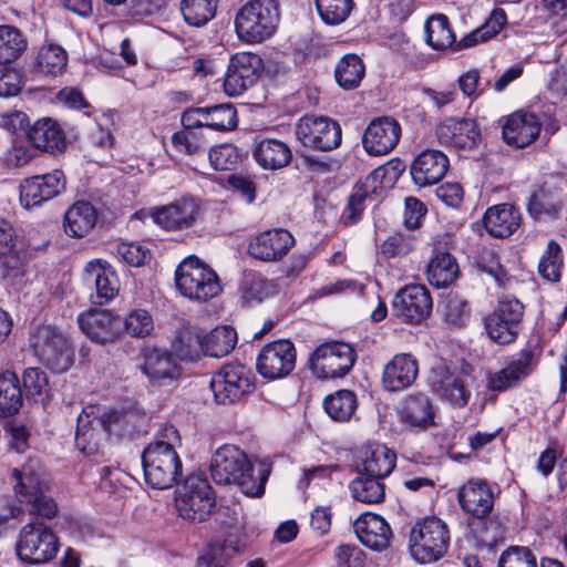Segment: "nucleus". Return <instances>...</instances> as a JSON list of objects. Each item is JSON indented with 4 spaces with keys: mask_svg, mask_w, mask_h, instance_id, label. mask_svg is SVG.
<instances>
[{
    "mask_svg": "<svg viewBox=\"0 0 567 567\" xmlns=\"http://www.w3.org/2000/svg\"><path fill=\"white\" fill-rule=\"evenodd\" d=\"M30 347L54 372L63 373L73 364L74 353L66 338L51 326L38 327L31 336Z\"/></svg>",
    "mask_w": 567,
    "mask_h": 567,
    "instance_id": "8",
    "label": "nucleus"
},
{
    "mask_svg": "<svg viewBox=\"0 0 567 567\" xmlns=\"http://www.w3.org/2000/svg\"><path fill=\"white\" fill-rule=\"evenodd\" d=\"M401 126L396 120L390 116L373 118L367 126L362 144L364 150L374 156L386 155L399 143Z\"/></svg>",
    "mask_w": 567,
    "mask_h": 567,
    "instance_id": "17",
    "label": "nucleus"
},
{
    "mask_svg": "<svg viewBox=\"0 0 567 567\" xmlns=\"http://www.w3.org/2000/svg\"><path fill=\"white\" fill-rule=\"evenodd\" d=\"M142 465L145 483L154 489H167L178 483L183 465L177 452L144 449Z\"/></svg>",
    "mask_w": 567,
    "mask_h": 567,
    "instance_id": "9",
    "label": "nucleus"
},
{
    "mask_svg": "<svg viewBox=\"0 0 567 567\" xmlns=\"http://www.w3.org/2000/svg\"><path fill=\"white\" fill-rule=\"evenodd\" d=\"M380 175L381 169H375L362 183L355 185L343 212V219L346 224L357 223L361 218L362 212L365 208V203L374 202V195L378 188L377 184Z\"/></svg>",
    "mask_w": 567,
    "mask_h": 567,
    "instance_id": "38",
    "label": "nucleus"
},
{
    "mask_svg": "<svg viewBox=\"0 0 567 567\" xmlns=\"http://www.w3.org/2000/svg\"><path fill=\"white\" fill-rule=\"evenodd\" d=\"M458 276V265L455 258L446 251L436 252L426 266V277L431 286L446 288Z\"/></svg>",
    "mask_w": 567,
    "mask_h": 567,
    "instance_id": "39",
    "label": "nucleus"
},
{
    "mask_svg": "<svg viewBox=\"0 0 567 567\" xmlns=\"http://www.w3.org/2000/svg\"><path fill=\"white\" fill-rule=\"evenodd\" d=\"M123 324L126 332L134 338L147 337L154 330L153 318L148 311L144 309L131 311Z\"/></svg>",
    "mask_w": 567,
    "mask_h": 567,
    "instance_id": "61",
    "label": "nucleus"
},
{
    "mask_svg": "<svg viewBox=\"0 0 567 567\" xmlns=\"http://www.w3.org/2000/svg\"><path fill=\"white\" fill-rule=\"evenodd\" d=\"M430 385L435 394L454 406H465L471 396L465 380L449 371L444 365L432 370Z\"/></svg>",
    "mask_w": 567,
    "mask_h": 567,
    "instance_id": "23",
    "label": "nucleus"
},
{
    "mask_svg": "<svg viewBox=\"0 0 567 567\" xmlns=\"http://www.w3.org/2000/svg\"><path fill=\"white\" fill-rule=\"evenodd\" d=\"M419 373L416 359L409 353H400L384 365L382 383L388 391H402L413 384Z\"/></svg>",
    "mask_w": 567,
    "mask_h": 567,
    "instance_id": "28",
    "label": "nucleus"
},
{
    "mask_svg": "<svg viewBox=\"0 0 567 567\" xmlns=\"http://www.w3.org/2000/svg\"><path fill=\"white\" fill-rule=\"evenodd\" d=\"M296 137L305 147L328 152L341 144L342 131L330 117L305 115L296 124Z\"/></svg>",
    "mask_w": 567,
    "mask_h": 567,
    "instance_id": "10",
    "label": "nucleus"
},
{
    "mask_svg": "<svg viewBox=\"0 0 567 567\" xmlns=\"http://www.w3.org/2000/svg\"><path fill=\"white\" fill-rule=\"evenodd\" d=\"M352 497L363 504H380L384 501L385 488L381 478L359 474L349 485Z\"/></svg>",
    "mask_w": 567,
    "mask_h": 567,
    "instance_id": "43",
    "label": "nucleus"
},
{
    "mask_svg": "<svg viewBox=\"0 0 567 567\" xmlns=\"http://www.w3.org/2000/svg\"><path fill=\"white\" fill-rule=\"evenodd\" d=\"M81 330L96 343L113 342L121 328V321L107 310H90L78 318Z\"/></svg>",
    "mask_w": 567,
    "mask_h": 567,
    "instance_id": "24",
    "label": "nucleus"
},
{
    "mask_svg": "<svg viewBox=\"0 0 567 567\" xmlns=\"http://www.w3.org/2000/svg\"><path fill=\"white\" fill-rule=\"evenodd\" d=\"M323 408L332 420L347 422L357 410V395L350 390H339L326 396Z\"/></svg>",
    "mask_w": 567,
    "mask_h": 567,
    "instance_id": "44",
    "label": "nucleus"
},
{
    "mask_svg": "<svg viewBox=\"0 0 567 567\" xmlns=\"http://www.w3.org/2000/svg\"><path fill=\"white\" fill-rule=\"evenodd\" d=\"M461 508L474 518L487 517L494 507V493L484 480L467 481L457 493Z\"/></svg>",
    "mask_w": 567,
    "mask_h": 567,
    "instance_id": "20",
    "label": "nucleus"
},
{
    "mask_svg": "<svg viewBox=\"0 0 567 567\" xmlns=\"http://www.w3.org/2000/svg\"><path fill=\"white\" fill-rule=\"evenodd\" d=\"M172 143L178 151L194 155L204 151L207 141L200 131L182 130L172 136Z\"/></svg>",
    "mask_w": 567,
    "mask_h": 567,
    "instance_id": "60",
    "label": "nucleus"
},
{
    "mask_svg": "<svg viewBox=\"0 0 567 567\" xmlns=\"http://www.w3.org/2000/svg\"><path fill=\"white\" fill-rule=\"evenodd\" d=\"M565 198L559 186L545 183L529 196L527 210L536 219L543 216H556L561 210Z\"/></svg>",
    "mask_w": 567,
    "mask_h": 567,
    "instance_id": "34",
    "label": "nucleus"
},
{
    "mask_svg": "<svg viewBox=\"0 0 567 567\" xmlns=\"http://www.w3.org/2000/svg\"><path fill=\"white\" fill-rule=\"evenodd\" d=\"M22 380L28 399H31L34 402L44 401V396L48 392V378L41 369H25L22 375Z\"/></svg>",
    "mask_w": 567,
    "mask_h": 567,
    "instance_id": "58",
    "label": "nucleus"
},
{
    "mask_svg": "<svg viewBox=\"0 0 567 567\" xmlns=\"http://www.w3.org/2000/svg\"><path fill=\"white\" fill-rule=\"evenodd\" d=\"M97 213L95 207L86 200L75 202L64 215V230L76 238L86 236L95 226Z\"/></svg>",
    "mask_w": 567,
    "mask_h": 567,
    "instance_id": "36",
    "label": "nucleus"
},
{
    "mask_svg": "<svg viewBox=\"0 0 567 567\" xmlns=\"http://www.w3.org/2000/svg\"><path fill=\"white\" fill-rule=\"evenodd\" d=\"M296 365V348L290 340L280 339L267 343L260 350L256 368L265 379L287 377Z\"/></svg>",
    "mask_w": 567,
    "mask_h": 567,
    "instance_id": "14",
    "label": "nucleus"
},
{
    "mask_svg": "<svg viewBox=\"0 0 567 567\" xmlns=\"http://www.w3.org/2000/svg\"><path fill=\"white\" fill-rule=\"evenodd\" d=\"M425 35L426 42L434 50H445L456 43L449 19L444 14L433 16L426 21Z\"/></svg>",
    "mask_w": 567,
    "mask_h": 567,
    "instance_id": "47",
    "label": "nucleus"
},
{
    "mask_svg": "<svg viewBox=\"0 0 567 567\" xmlns=\"http://www.w3.org/2000/svg\"><path fill=\"white\" fill-rule=\"evenodd\" d=\"M84 281L95 287V301L103 305L112 300L120 289V281L114 270L100 260H91L84 269Z\"/></svg>",
    "mask_w": 567,
    "mask_h": 567,
    "instance_id": "32",
    "label": "nucleus"
},
{
    "mask_svg": "<svg viewBox=\"0 0 567 567\" xmlns=\"http://www.w3.org/2000/svg\"><path fill=\"white\" fill-rule=\"evenodd\" d=\"M540 128L542 125L535 114L518 111L508 116L503 125L502 135L507 145L523 148L539 136Z\"/></svg>",
    "mask_w": 567,
    "mask_h": 567,
    "instance_id": "21",
    "label": "nucleus"
},
{
    "mask_svg": "<svg viewBox=\"0 0 567 567\" xmlns=\"http://www.w3.org/2000/svg\"><path fill=\"white\" fill-rule=\"evenodd\" d=\"M240 288L247 302L262 301L275 292L272 282L256 274L246 275Z\"/></svg>",
    "mask_w": 567,
    "mask_h": 567,
    "instance_id": "56",
    "label": "nucleus"
},
{
    "mask_svg": "<svg viewBox=\"0 0 567 567\" xmlns=\"http://www.w3.org/2000/svg\"><path fill=\"white\" fill-rule=\"evenodd\" d=\"M64 188V174L54 169L44 175L27 178L20 186V200L25 208H31L54 198Z\"/></svg>",
    "mask_w": 567,
    "mask_h": 567,
    "instance_id": "18",
    "label": "nucleus"
},
{
    "mask_svg": "<svg viewBox=\"0 0 567 567\" xmlns=\"http://www.w3.org/2000/svg\"><path fill=\"white\" fill-rule=\"evenodd\" d=\"M359 540L368 548L377 551L386 549L392 538L389 524L379 515L362 514L353 524Z\"/></svg>",
    "mask_w": 567,
    "mask_h": 567,
    "instance_id": "27",
    "label": "nucleus"
},
{
    "mask_svg": "<svg viewBox=\"0 0 567 567\" xmlns=\"http://www.w3.org/2000/svg\"><path fill=\"white\" fill-rule=\"evenodd\" d=\"M445 320L456 327L464 326L470 319V307L466 300L451 296L444 302Z\"/></svg>",
    "mask_w": 567,
    "mask_h": 567,
    "instance_id": "64",
    "label": "nucleus"
},
{
    "mask_svg": "<svg viewBox=\"0 0 567 567\" xmlns=\"http://www.w3.org/2000/svg\"><path fill=\"white\" fill-rule=\"evenodd\" d=\"M520 221L519 210L507 203L489 207L483 217L487 233L496 238H505L512 235L517 230Z\"/></svg>",
    "mask_w": 567,
    "mask_h": 567,
    "instance_id": "33",
    "label": "nucleus"
},
{
    "mask_svg": "<svg viewBox=\"0 0 567 567\" xmlns=\"http://www.w3.org/2000/svg\"><path fill=\"white\" fill-rule=\"evenodd\" d=\"M321 19L328 24H339L351 13L353 0H316Z\"/></svg>",
    "mask_w": 567,
    "mask_h": 567,
    "instance_id": "54",
    "label": "nucleus"
},
{
    "mask_svg": "<svg viewBox=\"0 0 567 567\" xmlns=\"http://www.w3.org/2000/svg\"><path fill=\"white\" fill-rule=\"evenodd\" d=\"M198 206L193 199L183 198L153 210V220L167 230L189 228L198 216Z\"/></svg>",
    "mask_w": 567,
    "mask_h": 567,
    "instance_id": "25",
    "label": "nucleus"
},
{
    "mask_svg": "<svg viewBox=\"0 0 567 567\" xmlns=\"http://www.w3.org/2000/svg\"><path fill=\"white\" fill-rule=\"evenodd\" d=\"M535 367L536 359L534 352L532 350H523L504 369L488 375V389L492 391H505L516 386L532 373Z\"/></svg>",
    "mask_w": 567,
    "mask_h": 567,
    "instance_id": "26",
    "label": "nucleus"
},
{
    "mask_svg": "<svg viewBox=\"0 0 567 567\" xmlns=\"http://www.w3.org/2000/svg\"><path fill=\"white\" fill-rule=\"evenodd\" d=\"M28 48L27 37L16 27L0 25V64H11Z\"/></svg>",
    "mask_w": 567,
    "mask_h": 567,
    "instance_id": "42",
    "label": "nucleus"
},
{
    "mask_svg": "<svg viewBox=\"0 0 567 567\" xmlns=\"http://www.w3.org/2000/svg\"><path fill=\"white\" fill-rule=\"evenodd\" d=\"M175 282L183 296L198 301H207L221 291L217 274L194 256L185 258L178 265Z\"/></svg>",
    "mask_w": 567,
    "mask_h": 567,
    "instance_id": "4",
    "label": "nucleus"
},
{
    "mask_svg": "<svg viewBox=\"0 0 567 567\" xmlns=\"http://www.w3.org/2000/svg\"><path fill=\"white\" fill-rule=\"evenodd\" d=\"M435 136L442 146L457 152L476 150L482 142L478 123L470 117H446L435 127Z\"/></svg>",
    "mask_w": 567,
    "mask_h": 567,
    "instance_id": "13",
    "label": "nucleus"
},
{
    "mask_svg": "<svg viewBox=\"0 0 567 567\" xmlns=\"http://www.w3.org/2000/svg\"><path fill=\"white\" fill-rule=\"evenodd\" d=\"M68 63L65 50L55 44H49L39 51L37 69L40 73L49 76H56L63 73Z\"/></svg>",
    "mask_w": 567,
    "mask_h": 567,
    "instance_id": "48",
    "label": "nucleus"
},
{
    "mask_svg": "<svg viewBox=\"0 0 567 567\" xmlns=\"http://www.w3.org/2000/svg\"><path fill=\"white\" fill-rule=\"evenodd\" d=\"M295 245L293 236L286 229H270L250 240L248 252L262 261H277Z\"/></svg>",
    "mask_w": 567,
    "mask_h": 567,
    "instance_id": "19",
    "label": "nucleus"
},
{
    "mask_svg": "<svg viewBox=\"0 0 567 567\" xmlns=\"http://www.w3.org/2000/svg\"><path fill=\"white\" fill-rule=\"evenodd\" d=\"M447 156L439 150H425L411 164L410 174L414 184L424 187L436 184L449 169Z\"/></svg>",
    "mask_w": 567,
    "mask_h": 567,
    "instance_id": "22",
    "label": "nucleus"
},
{
    "mask_svg": "<svg viewBox=\"0 0 567 567\" xmlns=\"http://www.w3.org/2000/svg\"><path fill=\"white\" fill-rule=\"evenodd\" d=\"M59 546V539L51 527L42 522H32L21 528L16 550L20 560L40 565L53 559Z\"/></svg>",
    "mask_w": 567,
    "mask_h": 567,
    "instance_id": "7",
    "label": "nucleus"
},
{
    "mask_svg": "<svg viewBox=\"0 0 567 567\" xmlns=\"http://www.w3.org/2000/svg\"><path fill=\"white\" fill-rule=\"evenodd\" d=\"M236 343L237 332L233 327H217L203 337V353L214 358H223L234 350Z\"/></svg>",
    "mask_w": 567,
    "mask_h": 567,
    "instance_id": "40",
    "label": "nucleus"
},
{
    "mask_svg": "<svg viewBox=\"0 0 567 567\" xmlns=\"http://www.w3.org/2000/svg\"><path fill=\"white\" fill-rule=\"evenodd\" d=\"M355 361L353 348L339 341L326 342L319 346L310 357V368L320 379L344 377Z\"/></svg>",
    "mask_w": 567,
    "mask_h": 567,
    "instance_id": "11",
    "label": "nucleus"
},
{
    "mask_svg": "<svg viewBox=\"0 0 567 567\" xmlns=\"http://www.w3.org/2000/svg\"><path fill=\"white\" fill-rule=\"evenodd\" d=\"M254 375L239 363L223 365L212 378L210 389L220 404H231L250 393L254 389Z\"/></svg>",
    "mask_w": 567,
    "mask_h": 567,
    "instance_id": "12",
    "label": "nucleus"
},
{
    "mask_svg": "<svg viewBox=\"0 0 567 567\" xmlns=\"http://www.w3.org/2000/svg\"><path fill=\"white\" fill-rule=\"evenodd\" d=\"M485 330L492 341L505 346L516 340L520 327L492 312L485 318Z\"/></svg>",
    "mask_w": 567,
    "mask_h": 567,
    "instance_id": "52",
    "label": "nucleus"
},
{
    "mask_svg": "<svg viewBox=\"0 0 567 567\" xmlns=\"http://www.w3.org/2000/svg\"><path fill=\"white\" fill-rule=\"evenodd\" d=\"M23 395L16 373L7 371L0 374V416L8 417L19 412Z\"/></svg>",
    "mask_w": 567,
    "mask_h": 567,
    "instance_id": "41",
    "label": "nucleus"
},
{
    "mask_svg": "<svg viewBox=\"0 0 567 567\" xmlns=\"http://www.w3.org/2000/svg\"><path fill=\"white\" fill-rule=\"evenodd\" d=\"M432 298L422 285H410L400 289L392 301L393 313L405 322L420 323L432 311Z\"/></svg>",
    "mask_w": 567,
    "mask_h": 567,
    "instance_id": "16",
    "label": "nucleus"
},
{
    "mask_svg": "<svg viewBox=\"0 0 567 567\" xmlns=\"http://www.w3.org/2000/svg\"><path fill=\"white\" fill-rule=\"evenodd\" d=\"M212 167L216 171L234 169L241 161L238 148L233 144H221L213 147L208 153Z\"/></svg>",
    "mask_w": 567,
    "mask_h": 567,
    "instance_id": "57",
    "label": "nucleus"
},
{
    "mask_svg": "<svg viewBox=\"0 0 567 567\" xmlns=\"http://www.w3.org/2000/svg\"><path fill=\"white\" fill-rule=\"evenodd\" d=\"M563 267L564 257L561 247L555 240H549L540 256L538 272L545 280L558 282L561 277Z\"/></svg>",
    "mask_w": 567,
    "mask_h": 567,
    "instance_id": "51",
    "label": "nucleus"
},
{
    "mask_svg": "<svg viewBox=\"0 0 567 567\" xmlns=\"http://www.w3.org/2000/svg\"><path fill=\"white\" fill-rule=\"evenodd\" d=\"M270 464H251L247 455L235 445H224L213 455L210 474L216 484H236L247 496H260L270 475Z\"/></svg>",
    "mask_w": 567,
    "mask_h": 567,
    "instance_id": "1",
    "label": "nucleus"
},
{
    "mask_svg": "<svg viewBox=\"0 0 567 567\" xmlns=\"http://www.w3.org/2000/svg\"><path fill=\"white\" fill-rule=\"evenodd\" d=\"M280 12L276 0H250L236 13L235 30L246 43H260L276 32Z\"/></svg>",
    "mask_w": 567,
    "mask_h": 567,
    "instance_id": "3",
    "label": "nucleus"
},
{
    "mask_svg": "<svg viewBox=\"0 0 567 567\" xmlns=\"http://www.w3.org/2000/svg\"><path fill=\"white\" fill-rule=\"evenodd\" d=\"M396 455L385 445L370 443L359 452V474L371 475L383 480L393 471Z\"/></svg>",
    "mask_w": 567,
    "mask_h": 567,
    "instance_id": "29",
    "label": "nucleus"
},
{
    "mask_svg": "<svg viewBox=\"0 0 567 567\" xmlns=\"http://www.w3.org/2000/svg\"><path fill=\"white\" fill-rule=\"evenodd\" d=\"M497 567H538L536 555L525 546H511L502 553Z\"/></svg>",
    "mask_w": 567,
    "mask_h": 567,
    "instance_id": "59",
    "label": "nucleus"
},
{
    "mask_svg": "<svg viewBox=\"0 0 567 567\" xmlns=\"http://www.w3.org/2000/svg\"><path fill=\"white\" fill-rule=\"evenodd\" d=\"M138 368L151 382L173 380L178 375V367L168 351L145 347L141 350Z\"/></svg>",
    "mask_w": 567,
    "mask_h": 567,
    "instance_id": "30",
    "label": "nucleus"
},
{
    "mask_svg": "<svg viewBox=\"0 0 567 567\" xmlns=\"http://www.w3.org/2000/svg\"><path fill=\"white\" fill-rule=\"evenodd\" d=\"M507 21L503 9H494L489 19L480 28L465 35L460 42L455 43V50L471 48L480 42H485L496 35Z\"/></svg>",
    "mask_w": 567,
    "mask_h": 567,
    "instance_id": "45",
    "label": "nucleus"
},
{
    "mask_svg": "<svg viewBox=\"0 0 567 567\" xmlns=\"http://www.w3.org/2000/svg\"><path fill=\"white\" fill-rule=\"evenodd\" d=\"M17 234L10 221L0 217V260L8 267H16Z\"/></svg>",
    "mask_w": 567,
    "mask_h": 567,
    "instance_id": "62",
    "label": "nucleus"
},
{
    "mask_svg": "<svg viewBox=\"0 0 567 567\" xmlns=\"http://www.w3.org/2000/svg\"><path fill=\"white\" fill-rule=\"evenodd\" d=\"M218 0H182L184 20L194 27L205 25L215 17Z\"/></svg>",
    "mask_w": 567,
    "mask_h": 567,
    "instance_id": "50",
    "label": "nucleus"
},
{
    "mask_svg": "<svg viewBox=\"0 0 567 567\" xmlns=\"http://www.w3.org/2000/svg\"><path fill=\"white\" fill-rule=\"evenodd\" d=\"M203 337L193 327L185 326L176 334L172 348L182 360H196L203 352Z\"/></svg>",
    "mask_w": 567,
    "mask_h": 567,
    "instance_id": "49",
    "label": "nucleus"
},
{
    "mask_svg": "<svg viewBox=\"0 0 567 567\" xmlns=\"http://www.w3.org/2000/svg\"><path fill=\"white\" fill-rule=\"evenodd\" d=\"M135 419L134 412L110 411L97 419V423L107 434L124 435L133 432Z\"/></svg>",
    "mask_w": 567,
    "mask_h": 567,
    "instance_id": "53",
    "label": "nucleus"
},
{
    "mask_svg": "<svg viewBox=\"0 0 567 567\" xmlns=\"http://www.w3.org/2000/svg\"><path fill=\"white\" fill-rule=\"evenodd\" d=\"M365 66L357 54H346L337 64L334 76L338 84L346 90L358 87L364 76Z\"/></svg>",
    "mask_w": 567,
    "mask_h": 567,
    "instance_id": "46",
    "label": "nucleus"
},
{
    "mask_svg": "<svg viewBox=\"0 0 567 567\" xmlns=\"http://www.w3.org/2000/svg\"><path fill=\"white\" fill-rule=\"evenodd\" d=\"M449 543L447 526L436 517H427L417 522L410 532L411 555L422 564L440 559L446 553Z\"/></svg>",
    "mask_w": 567,
    "mask_h": 567,
    "instance_id": "6",
    "label": "nucleus"
},
{
    "mask_svg": "<svg viewBox=\"0 0 567 567\" xmlns=\"http://www.w3.org/2000/svg\"><path fill=\"white\" fill-rule=\"evenodd\" d=\"M252 156L264 169L277 171L290 164L292 152L288 144L277 138L256 136L252 144Z\"/></svg>",
    "mask_w": 567,
    "mask_h": 567,
    "instance_id": "31",
    "label": "nucleus"
},
{
    "mask_svg": "<svg viewBox=\"0 0 567 567\" xmlns=\"http://www.w3.org/2000/svg\"><path fill=\"white\" fill-rule=\"evenodd\" d=\"M400 420L410 427L421 430L432 425L434 411L430 399L423 393L406 396L400 409Z\"/></svg>",
    "mask_w": 567,
    "mask_h": 567,
    "instance_id": "35",
    "label": "nucleus"
},
{
    "mask_svg": "<svg viewBox=\"0 0 567 567\" xmlns=\"http://www.w3.org/2000/svg\"><path fill=\"white\" fill-rule=\"evenodd\" d=\"M264 69L258 54L239 52L230 58L224 79V91L229 96H238L252 86Z\"/></svg>",
    "mask_w": 567,
    "mask_h": 567,
    "instance_id": "15",
    "label": "nucleus"
},
{
    "mask_svg": "<svg viewBox=\"0 0 567 567\" xmlns=\"http://www.w3.org/2000/svg\"><path fill=\"white\" fill-rule=\"evenodd\" d=\"M28 140L35 148L51 154L60 153L65 148L64 135L51 118L37 121L28 131Z\"/></svg>",
    "mask_w": 567,
    "mask_h": 567,
    "instance_id": "37",
    "label": "nucleus"
},
{
    "mask_svg": "<svg viewBox=\"0 0 567 567\" xmlns=\"http://www.w3.org/2000/svg\"><path fill=\"white\" fill-rule=\"evenodd\" d=\"M210 128L229 131L237 125V112L231 104H219L210 107Z\"/></svg>",
    "mask_w": 567,
    "mask_h": 567,
    "instance_id": "63",
    "label": "nucleus"
},
{
    "mask_svg": "<svg viewBox=\"0 0 567 567\" xmlns=\"http://www.w3.org/2000/svg\"><path fill=\"white\" fill-rule=\"evenodd\" d=\"M236 554V548L227 543H213L198 557L196 567H225Z\"/></svg>",
    "mask_w": 567,
    "mask_h": 567,
    "instance_id": "55",
    "label": "nucleus"
},
{
    "mask_svg": "<svg viewBox=\"0 0 567 567\" xmlns=\"http://www.w3.org/2000/svg\"><path fill=\"white\" fill-rule=\"evenodd\" d=\"M175 504L182 518L192 523H202L208 518L215 508L216 497L205 476L192 474L178 488Z\"/></svg>",
    "mask_w": 567,
    "mask_h": 567,
    "instance_id": "5",
    "label": "nucleus"
},
{
    "mask_svg": "<svg viewBox=\"0 0 567 567\" xmlns=\"http://www.w3.org/2000/svg\"><path fill=\"white\" fill-rule=\"evenodd\" d=\"M10 483L17 502L31 515L51 519L58 514V505L50 495L48 482L42 477L40 465L29 461L11 472Z\"/></svg>",
    "mask_w": 567,
    "mask_h": 567,
    "instance_id": "2",
    "label": "nucleus"
}]
</instances>
